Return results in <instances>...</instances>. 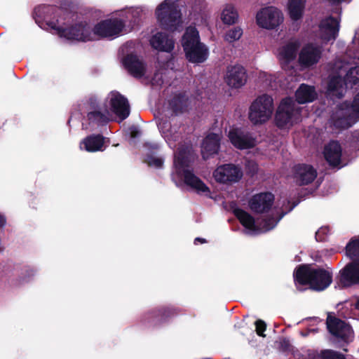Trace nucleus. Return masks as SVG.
Returning <instances> with one entry per match:
<instances>
[{"label":"nucleus","instance_id":"obj_1","mask_svg":"<svg viewBox=\"0 0 359 359\" xmlns=\"http://www.w3.org/2000/svg\"><path fill=\"white\" fill-rule=\"evenodd\" d=\"M350 56L351 53H347L342 60H337L332 67L327 86V94L332 99L343 97L348 85L352 86L359 82V66L351 67L358 63L359 58L353 57L346 61Z\"/></svg>","mask_w":359,"mask_h":359},{"label":"nucleus","instance_id":"obj_2","mask_svg":"<svg viewBox=\"0 0 359 359\" xmlns=\"http://www.w3.org/2000/svg\"><path fill=\"white\" fill-rule=\"evenodd\" d=\"M192 156L189 151L180 150L175 155L174 171L172 179L177 186L184 182L198 194L208 196L210 194L209 187L196 175L190 167Z\"/></svg>","mask_w":359,"mask_h":359},{"label":"nucleus","instance_id":"obj_3","mask_svg":"<svg viewBox=\"0 0 359 359\" xmlns=\"http://www.w3.org/2000/svg\"><path fill=\"white\" fill-rule=\"evenodd\" d=\"M121 20H103L92 28V32H84L82 34L74 35L76 39H93V40L100 38H109L117 36L123 30L124 23L126 22L135 23L142 17L144 11L142 8H130L121 12Z\"/></svg>","mask_w":359,"mask_h":359},{"label":"nucleus","instance_id":"obj_4","mask_svg":"<svg viewBox=\"0 0 359 359\" xmlns=\"http://www.w3.org/2000/svg\"><path fill=\"white\" fill-rule=\"evenodd\" d=\"M111 113L115 114L121 121L126 119L130 114V106L126 97L116 91H111L105 99L102 106L97 110L90 112L88 118L98 123L107 122Z\"/></svg>","mask_w":359,"mask_h":359},{"label":"nucleus","instance_id":"obj_5","mask_svg":"<svg viewBox=\"0 0 359 359\" xmlns=\"http://www.w3.org/2000/svg\"><path fill=\"white\" fill-rule=\"evenodd\" d=\"M294 277L297 287L308 284L311 289L317 291L324 290L332 282V271L309 265L299 266Z\"/></svg>","mask_w":359,"mask_h":359},{"label":"nucleus","instance_id":"obj_6","mask_svg":"<svg viewBox=\"0 0 359 359\" xmlns=\"http://www.w3.org/2000/svg\"><path fill=\"white\" fill-rule=\"evenodd\" d=\"M346 252L352 262L339 271L336 287L343 288L359 283V238L352 239L346 245Z\"/></svg>","mask_w":359,"mask_h":359},{"label":"nucleus","instance_id":"obj_7","mask_svg":"<svg viewBox=\"0 0 359 359\" xmlns=\"http://www.w3.org/2000/svg\"><path fill=\"white\" fill-rule=\"evenodd\" d=\"M234 215L241 224L245 227V233L250 235H257L264 233L273 229L285 212H280L277 210H273L272 217L263 219L261 222H255L252 216L242 209H235Z\"/></svg>","mask_w":359,"mask_h":359},{"label":"nucleus","instance_id":"obj_8","mask_svg":"<svg viewBox=\"0 0 359 359\" xmlns=\"http://www.w3.org/2000/svg\"><path fill=\"white\" fill-rule=\"evenodd\" d=\"M158 23L164 29L174 32L182 27L179 0H165L156 10Z\"/></svg>","mask_w":359,"mask_h":359},{"label":"nucleus","instance_id":"obj_9","mask_svg":"<svg viewBox=\"0 0 359 359\" xmlns=\"http://www.w3.org/2000/svg\"><path fill=\"white\" fill-rule=\"evenodd\" d=\"M74 15L65 13L60 16L55 22L51 21L48 25L55 29L60 37H64L67 40L77 41H93V39H76L74 35L82 34L84 32H92V27L86 21H81L71 25L68 27H65L66 22L74 21Z\"/></svg>","mask_w":359,"mask_h":359},{"label":"nucleus","instance_id":"obj_10","mask_svg":"<svg viewBox=\"0 0 359 359\" xmlns=\"http://www.w3.org/2000/svg\"><path fill=\"white\" fill-rule=\"evenodd\" d=\"M182 46L187 60L193 63H202L209 55L208 47L199 41L198 32L195 27L187 29L182 38Z\"/></svg>","mask_w":359,"mask_h":359},{"label":"nucleus","instance_id":"obj_11","mask_svg":"<svg viewBox=\"0 0 359 359\" xmlns=\"http://www.w3.org/2000/svg\"><path fill=\"white\" fill-rule=\"evenodd\" d=\"M359 120V93L355 95L352 104L344 102L333 112L330 123L336 129H346Z\"/></svg>","mask_w":359,"mask_h":359},{"label":"nucleus","instance_id":"obj_12","mask_svg":"<svg viewBox=\"0 0 359 359\" xmlns=\"http://www.w3.org/2000/svg\"><path fill=\"white\" fill-rule=\"evenodd\" d=\"M274 111L273 100L271 96L263 94L258 96L250 104L248 118L255 126L268 122Z\"/></svg>","mask_w":359,"mask_h":359},{"label":"nucleus","instance_id":"obj_13","mask_svg":"<svg viewBox=\"0 0 359 359\" xmlns=\"http://www.w3.org/2000/svg\"><path fill=\"white\" fill-rule=\"evenodd\" d=\"M302 110L292 98L283 99L276 114V126L280 128H290L302 120Z\"/></svg>","mask_w":359,"mask_h":359},{"label":"nucleus","instance_id":"obj_14","mask_svg":"<svg viewBox=\"0 0 359 359\" xmlns=\"http://www.w3.org/2000/svg\"><path fill=\"white\" fill-rule=\"evenodd\" d=\"M299 46L300 41L296 39H290L280 44L275 54L283 69L287 70L293 68Z\"/></svg>","mask_w":359,"mask_h":359},{"label":"nucleus","instance_id":"obj_15","mask_svg":"<svg viewBox=\"0 0 359 359\" xmlns=\"http://www.w3.org/2000/svg\"><path fill=\"white\" fill-rule=\"evenodd\" d=\"M283 19L282 12L273 6L262 8L256 15V22L258 26L266 29L277 28L282 24Z\"/></svg>","mask_w":359,"mask_h":359},{"label":"nucleus","instance_id":"obj_16","mask_svg":"<svg viewBox=\"0 0 359 359\" xmlns=\"http://www.w3.org/2000/svg\"><path fill=\"white\" fill-rule=\"evenodd\" d=\"M323 53V46L316 42L305 43L299 53L298 62L299 65L303 68L313 67L320 62Z\"/></svg>","mask_w":359,"mask_h":359},{"label":"nucleus","instance_id":"obj_17","mask_svg":"<svg viewBox=\"0 0 359 359\" xmlns=\"http://www.w3.org/2000/svg\"><path fill=\"white\" fill-rule=\"evenodd\" d=\"M242 168L233 163L218 166L213 172L214 179L219 183L232 184L239 182L243 177Z\"/></svg>","mask_w":359,"mask_h":359},{"label":"nucleus","instance_id":"obj_18","mask_svg":"<svg viewBox=\"0 0 359 359\" xmlns=\"http://www.w3.org/2000/svg\"><path fill=\"white\" fill-rule=\"evenodd\" d=\"M230 142L238 149H248L258 144L256 136L250 132L238 128H232L228 132Z\"/></svg>","mask_w":359,"mask_h":359},{"label":"nucleus","instance_id":"obj_19","mask_svg":"<svg viewBox=\"0 0 359 359\" xmlns=\"http://www.w3.org/2000/svg\"><path fill=\"white\" fill-rule=\"evenodd\" d=\"M339 30V20L332 17H329L320 22L316 36L322 41V43H327L336 39Z\"/></svg>","mask_w":359,"mask_h":359},{"label":"nucleus","instance_id":"obj_20","mask_svg":"<svg viewBox=\"0 0 359 359\" xmlns=\"http://www.w3.org/2000/svg\"><path fill=\"white\" fill-rule=\"evenodd\" d=\"M326 324L329 332L336 338L344 341H348L352 339L353 330L344 321L328 315Z\"/></svg>","mask_w":359,"mask_h":359},{"label":"nucleus","instance_id":"obj_21","mask_svg":"<svg viewBox=\"0 0 359 359\" xmlns=\"http://www.w3.org/2000/svg\"><path fill=\"white\" fill-rule=\"evenodd\" d=\"M292 170L293 180L299 185L309 184L317 177L316 170L310 165H297L293 168Z\"/></svg>","mask_w":359,"mask_h":359},{"label":"nucleus","instance_id":"obj_22","mask_svg":"<svg viewBox=\"0 0 359 359\" xmlns=\"http://www.w3.org/2000/svg\"><path fill=\"white\" fill-rule=\"evenodd\" d=\"M225 81L231 88H239L243 86L247 82L245 69L241 65L229 67L226 71Z\"/></svg>","mask_w":359,"mask_h":359},{"label":"nucleus","instance_id":"obj_23","mask_svg":"<svg viewBox=\"0 0 359 359\" xmlns=\"http://www.w3.org/2000/svg\"><path fill=\"white\" fill-rule=\"evenodd\" d=\"M324 156L330 166L341 168L346 163L341 158V148L340 144L335 141L327 144L324 149Z\"/></svg>","mask_w":359,"mask_h":359},{"label":"nucleus","instance_id":"obj_24","mask_svg":"<svg viewBox=\"0 0 359 359\" xmlns=\"http://www.w3.org/2000/svg\"><path fill=\"white\" fill-rule=\"evenodd\" d=\"M274 201L273 195L271 193H260L253 196L249 201L250 209L257 213L267 211Z\"/></svg>","mask_w":359,"mask_h":359},{"label":"nucleus","instance_id":"obj_25","mask_svg":"<svg viewBox=\"0 0 359 359\" xmlns=\"http://www.w3.org/2000/svg\"><path fill=\"white\" fill-rule=\"evenodd\" d=\"M220 136L216 133H210L203 140L201 153L204 158L216 154L219 149Z\"/></svg>","mask_w":359,"mask_h":359},{"label":"nucleus","instance_id":"obj_26","mask_svg":"<svg viewBox=\"0 0 359 359\" xmlns=\"http://www.w3.org/2000/svg\"><path fill=\"white\" fill-rule=\"evenodd\" d=\"M123 65L129 73L135 77L140 78L145 74V65L136 55L126 56L123 60Z\"/></svg>","mask_w":359,"mask_h":359},{"label":"nucleus","instance_id":"obj_27","mask_svg":"<svg viewBox=\"0 0 359 359\" xmlns=\"http://www.w3.org/2000/svg\"><path fill=\"white\" fill-rule=\"evenodd\" d=\"M123 65L129 73L135 77L140 78L145 74V65L136 55L126 56L123 60Z\"/></svg>","mask_w":359,"mask_h":359},{"label":"nucleus","instance_id":"obj_28","mask_svg":"<svg viewBox=\"0 0 359 359\" xmlns=\"http://www.w3.org/2000/svg\"><path fill=\"white\" fill-rule=\"evenodd\" d=\"M150 44L154 48L165 52H170L174 48L172 39L161 32L156 33L151 38Z\"/></svg>","mask_w":359,"mask_h":359},{"label":"nucleus","instance_id":"obj_29","mask_svg":"<svg viewBox=\"0 0 359 359\" xmlns=\"http://www.w3.org/2000/svg\"><path fill=\"white\" fill-rule=\"evenodd\" d=\"M104 141L100 135H90L85 138L80 144V149L88 152L102 151L104 149Z\"/></svg>","mask_w":359,"mask_h":359},{"label":"nucleus","instance_id":"obj_30","mask_svg":"<svg viewBox=\"0 0 359 359\" xmlns=\"http://www.w3.org/2000/svg\"><path fill=\"white\" fill-rule=\"evenodd\" d=\"M191 106V100L185 93L175 95L170 102V107L176 114L187 111Z\"/></svg>","mask_w":359,"mask_h":359},{"label":"nucleus","instance_id":"obj_31","mask_svg":"<svg viewBox=\"0 0 359 359\" xmlns=\"http://www.w3.org/2000/svg\"><path fill=\"white\" fill-rule=\"evenodd\" d=\"M316 92L313 86L302 84L297 90L295 96L300 104L313 102L316 97Z\"/></svg>","mask_w":359,"mask_h":359},{"label":"nucleus","instance_id":"obj_32","mask_svg":"<svg viewBox=\"0 0 359 359\" xmlns=\"http://www.w3.org/2000/svg\"><path fill=\"white\" fill-rule=\"evenodd\" d=\"M220 18L225 25H231L236 23L238 19V13L234 5L225 4L222 9Z\"/></svg>","mask_w":359,"mask_h":359},{"label":"nucleus","instance_id":"obj_33","mask_svg":"<svg viewBox=\"0 0 359 359\" xmlns=\"http://www.w3.org/2000/svg\"><path fill=\"white\" fill-rule=\"evenodd\" d=\"M306 0H289L287 9L290 18L297 20L302 18L305 6Z\"/></svg>","mask_w":359,"mask_h":359},{"label":"nucleus","instance_id":"obj_34","mask_svg":"<svg viewBox=\"0 0 359 359\" xmlns=\"http://www.w3.org/2000/svg\"><path fill=\"white\" fill-rule=\"evenodd\" d=\"M157 125L165 141L168 143L170 147H172L171 141L173 138L175 139L176 137L174 135V134H172L170 131V122L165 119L160 118L158 121Z\"/></svg>","mask_w":359,"mask_h":359},{"label":"nucleus","instance_id":"obj_35","mask_svg":"<svg viewBox=\"0 0 359 359\" xmlns=\"http://www.w3.org/2000/svg\"><path fill=\"white\" fill-rule=\"evenodd\" d=\"M242 35V29L239 27H236L226 32L224 36V39L227 42L232 43L239 40Z\"/></svg>","mask_w":359,"mask_h":359},{"label":"nucleus","instance_id":"obj_36","mask_svg":"<svg viewBox=\"0 0 359 359\" xmlns=\"http://www.w3.org/2000/svg\"><path fill=\"white\" fill-rule=\"evenodd\" d=\"M54 9H55V8L51 7V6H39L35 8L34 13L39 18H43L46 19V16L45 14L50 11H53Z\"/></svg>","mask_w":359,"mask_h":359},{"label":"nucleus","instance_id":"obj_37","mask_svg":"<svg viewBox=\"0 0 359 359\" xmlns=\"http://www.w3.org/2000/svg\"><path fill=\"white\" fill-rule=\"evenodd\" d=\"M322 355L324 359H346L341 354L330 350L324 351Z\"/></svg>","mask_w":359,"mask_h":359},{"label":"nucleus","instance_id":"obj_38","mask_svg":"<svg viewBox=\"0 0 359 359\" xmlns=\"http://www.w3.org/2000/svg\"><path fill=\"white\" fill-rule=\"evenodd\" d=\"M149 165L155 168H161L163 165V161L161 158L155 157L153 156H149L147 159Z\"/></svg>","mask_w":359,"mask_h":359},{"label":"nucleus","instance_id":"obj_39","mask_svg":"<svg viewBox=\"0 0 359 359\" xmlns=\"http://www.w3.org/2000/svg\"><path fill=\"white\" fill-rule=\"evenodd\" d=\"M330 230L327 226L320 228L316 233V238L318 241H323Z\"/></svg>","mask_w":359,"mask_h":359},{"label":"nucleus","instance_id":"obj_40","mask_svg":"<svg viewBox=\"0 0 359 359\" xmlns=\"http://www.w3.org/2000/svg\"><path fill=\"white\" fill-rule=\"evenodd\" d=\"M259 78L266 83V85L273 86L272 82H274L276 81L275 76L268 74L266 72H262L260 73Z\"/></svg>","mask_w":359,"mask_h":359},{"label":"nucleus","instance_id":"obj_41","mask_svg":"<svg viewBox=\"0 0 359 359\" xmlns=\"http://www.w3.org/2000/svg\"><path fill=\"white\" fill-rule=\"evenodd\" d=\"M255 327L257 334L259 336L264 337V332L266 327V323L262 320H258L255 322Z\"/></svg>","mask_w":359,"mask_h":359},{"label":"nucleus","instance_id":"obj_42","mask_svg":"<svg viewBox=\"0 0 359 359\" xmlns=\"http://www.w3.org/2000/svg\"><path fill=\"white\" fill-rule=\"evenodd\" d=\"M6 224V219L3 215H0V227L3 226Z\"/></svg>","mask_w":359,"mask_h":359},{"label":"nucleus","instance_id":"obj_43","mask_svg":"<svg viewBox=\"0 0 359 359\" xmlns=\"http://www.w3.org/2000/svg\"><path fill=\"white\" fill-rule=\"evenodd\" d=\"M316 332V330L312 329V330H308L306 332H302L301 334L302 336L306 337L309 334L310 332Z\"/></svg>","mask_w":359,"mask_h":359},{"label":"nucleus","instance_id":"obj_44","mask_svg":"<svg viewBox=\"0 0 359 359\" xmlns=\"http://www.w3.org/2000/svg\"><path fill=\"white\" fill-rule=\"evenodd\" d=\"M199 241L201 242V243H205V240L203 239V238H196L195 240H194V243L195 244H197V242Z\"/></svg>","mask_w":359,"mask_h":359},{"label":"nucleus","instance_id":"obj_45","mask_svg":"<svg viewBox=\"0 0 359 359\" xmlns=\"http://www.w3.org/2000/svg\"><path fill=\"white\" fill-rule=\"evenodd\" d=\"M355 306L359 310V299L357 301Z\"/></svg>","mask_w":359,"mask_h":359},{"label":"nucleus","instance_id":"obj_46","mask_svg":"<svg viewBox=\"0 0 359 359\" xmlns=\"http://www.w3.org/2000/svg\"><path fill=\"white\" fill-rule=\"evenodd\" d=\"M57 13H60V14H61V13H62V10H60V9H59V10L57 11Z\"/></svg>","mask_w":359,"mask_h":359},{"label":"nucleus","instance_id":"obj_47","mask_svg":"<svg viewBox=\"0 0 359 359\" xmlns=\"http://www.w3.org/2000/svg\"><path fill=\"white\" fill-rule=\"evenodd\" d=\"M95 101H96L95 100L94 101H92V102H91V104H95Z\"/></svg>","mask_w":359,"mask_h":359}]
</instances>
